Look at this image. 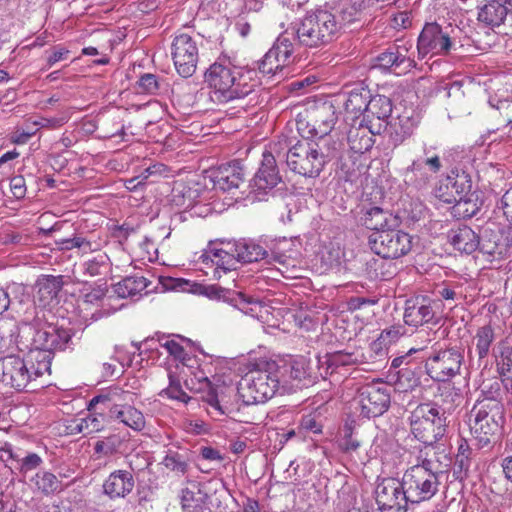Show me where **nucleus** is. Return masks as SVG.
<instances>
[{
	"label": "nucleus",
	"instance_id": "21",
	"mask_svg": "<svg viewBox=\"0 0 512 512\" xmlns=\"http://www.w3.org/2000/svg\"><path fill=\"white\" fill-rule=\"evenodd\" d=\"M421 121V114L414 108H405L389 124L388 138L393 147H398L410 138Z\"/></svg>",
	"mask_w": 512,
	"mask_h": 512
},
{
	"label": "nucleus",
	"instance_id": "42",
	"mask_svg": "<svg viewBox=\"0 0 512 512\" xmlns=\"http://www.w3.org/2000/svg\"><path fill=\"white\" fill-rule=\"evenodd\" d=\"M400 332L397 329L384 330L380 337L370 344L369 350L364 352L367 355L368 361L365 364L375 365L378 361L382 362L386 357V349L383 345L388 339H394L399 336Z\"/></svg>",
	"mask_w": 512,
	"mask_h": 512
},
{
	"label": "nucleus",
	"instance_id": "47",
	"mask_svg": "<svg viewBox=\"0 0 512 512\" xmlns=\"http://www.w3.org/2000/svg\"><path fill=\"white\" fill-rule=\"evenodd\" d=\"M369 107L364 118H369L370 115L375 117L378 122L387 119L392 113V102L384 95L371 96L369 99Z\"/></svg>",
	"mask_w": 512,
	"mask_h": 512
},
{
	"label": "nucleus",
	"instance_id": "6",
	"mask_svg": "<svg viewBox=\"0 0 512 512\" xmlns=\"http://www.w3.org/2000/svg\"><path fill=\"white\" fill-rule=\"evenodd\" d=\"M441 476L442 471L435 470L432 461L428 459L408 468L402 481L410 503L419 504L430 500L439 490Z\"/></svg>",
	"mask_w": 512,
	"mask_h": 512
},
{
	"label": "nucleus",
	"instance_id": "22",
	"mask_svg": "<svg viewBox=\"0 0 512 512\" xmlns=\"http://www.w3.org/2000/svg\"><path fill=\"white\" fill-rule=\"evenodd\" d=\"M403 319L406 325L415 328L436 323L435 302L424 296L408 299L405 303Z\"/></svg>",
	"mask_w": 512,
	"mask_h": 512
},
{
	"label": "nucleus",
	"instance_id": "60",
	"mask_svg": "<svg viewBox=\"0 0 512 512\" xmlns=\"http://www.w3.org/2000/svg\"><path fill=\"white\" fill-rule=\"evenodd\" d=\"M285 67L274 56V52L268 51L263 58L258 62V70L264 75H275L278 71H281Z\"/></svg>",
	"mask_w": 512,
	"mask_h": 512
},
{
	"label": "nucleus",
	"instance_id": "8",
	"mask_svg": "<svg viewBox=\"0 0 512 512\" xmlns=\"http://www.w3.org/2000/svg\"><path fill=\"white\" fill-rule=\"evenodd\" d=\"M409 421L411 433L425 445H434L446 435L445 411L435 403L418 405Z\"/></svg>",
	"mask_w": 512,
	"mask_h": 512
},
{
	"label": "nucleus",
	"instance_id": "55",
	"mask_svg": "<svg viewBox=\"0 0 512 512\" xmlns=\"http://www.w3.org/2000/svg\"><path fill=\"white\" fill-rule=\"evenodd\" d=\"M472 194H467L466 197H462V199H456L452 204V212L455 216L461 218H471L473 217L477 210V204L472 199Z\"/></svg>",
	"mask_w": 512,
	"mask_h": 512
},
{
	"label": "nucleus",
	"instance_id": "24",
	"mask_svg": "<svg viewBox=\"0 0 512 512\" xmlns=\"http://www.w3.org/2000/svg\"><path fill=\"white\" fill-rule=\"evenodd\" d=\"M381 130V122L373 123L368 119H361L358 125H352L347 133V140L351 150L360 154L369 151L374 145L373 136L380 134Z\"/></svg>",
	"mask_w": 512,
	"mask_h": 512
},
{
	"label": "nucleus",
	"instance_id": "52",
	"mask_svg": "<svg viewBox=\"0 0 512 512\" xmlns=\"http://www.w3.org/2000/svg\"><path fill=\"white\" fill-rule=\"evenodd\" d=\"M113 419L120 421L134 431L143 430L146 424L143 413L136 409L134 405L117 412V415Z\"/></svg>",
	"mask_w": 512,
	"mask_h": 512
},
{
	"label": "nucleus",
	"instance_id": "34",
	"mask_svg": "<svg viewBox=\"0 0 512 512\" xmlns=\"http://www.w3.org/2000/svg\"><path fill=\"white\" fill-rule=\"evenodd\" d=\"M233 244V250L236 253L237 262H257L268 256L267 250L253 240L241 239Z\"/></svg>",
	"mask_w": 512,
	"mask_h": 512
},
{
	"label": "nucleus",
	"instance_id": "54",
	"mask_svg": "<svg viewBox=\"0 0 512 512\" xmlns=\"http://www.w3.org/2000/svg\"><path fill=\"white\" fill-rule=\"evenodd\" d=\"M296 325L306 331H313L317 328L319 322V312L316 309L301 308L294 314Z\"/></svg>",
	"mask_w": 512,
	"mask_h": 512
},
{
	"label": "nucleus",
	"instance_id": "44",
	"mask_svg": "<svg viewBox=\"0 0 512 512\" xmlns=\"http://www.w3.org/2000/svg\"><path fill=\"white\" fill-rule=\"evenodd\" d=\"M279 368L281 370V372L279 373L281 383L287 382L285 378L286 374H289L290 379L298 381H302L309 376V364L306 358L303 356L291 359L289 362H286L283 366H279Z\"/></svg>",
	"mask_w": 512,
	"mask_h": 512
},
{
	"label": "nucleus",
	"instance_id": "38",
	"mask_svg": "<svg viewBox=\"0 0 512 512\" xmlns=\"http://www.w3.org/2000/svg\"><path fill=\"white\" fill-rule=\"evenodd\" d=\"M190 453L187 449H169L161 464L177 476H184L189 469Z\"/></svg>",
	"mask_w": 512,
	"mask_h": 512
},
{
	"label": "nucleus",
	"instance_id": "2",
	"mask_svg": "<svg viewBox=\"0 0 512 512\" xmlns=\"http://www.w3.org/2000/svg\"><path fill=\"white\" fill-rule=\"evenodd\" d=\"M298 130L304 141L281 150L289 169L302 176L315 178L320 174L319 145L315 139L317 128L308 122L298 121Z\"/></svg>",
	"mask_w": 512,
	"mask_h": 512
},
{
	"label": "nucleus",
	"instance_id": "45",
	"mask_svg": "<svg viewBox=\"0 0 512 512\" xmlns=\"http://www.w3.org/2000/svg\"><path fill=\"white\" fill-rule=\"evenodd\" d=\"M207 498L208 495L196 486L184 488L180 495L181 507L186 512H201Z\"/></svg>",
	"mask_w": 512,
	"mask_h": 512
},
{
	"label": "nucleus",
	"instance_id": "29",
	"mask_svg": "<svg viewBox=\"0 0 512 512\" xmlns=\"http://www.w3.org/2000/svg\"><path fill=\"white\" fill-rule=\"evenodd\" d=\"M449 242L461 253L472 254L480 246L479 235L468 226L452 229L448 234Z\"/></svg>",
	"mask_w": 512,
	"mask_h": 512
},
{
	"label": "nucleus",
	"instance_id": "26",
	"mask_svg": "<svg viewBox=\"0 0 512 512\" xmlns=\"http://www.w3.org/2000/svg\"><path fill=\"white\" fill-rule=\"evenodd\" d=\"M233 248V243H226L225 247H217L215 243L211 242L200 258L202 263L215 266L214 275L219 271L226 273L236 269L237 258Z\"/></svg>",
	"mask_w": 512,
	"mask_h": 512
},
{
	"label": "nucleus",
	"instance_id": "40",
	"mask_svg": "<svg viewBox=\"0 0 512 512\" xmlns=\"http://www.w3.org/2000/svg\"><path fill=\"white\" fill-rule=\"evenodd\" d=\"M344 255L342 239L340 237L326 243L322 247V268L325 267V270L339 268L344 259Z\"/></svg>",
	"mask_w": 512,
	"mask_h": 512
},
{
	"label": "nucleus",
	"instance_id": "59",
	"mask_svg": "<svg viewBox=\"0 0 512 512\" xmlns=\"http://www.w3.org/2000/svg\"><path fill=\"white\" fill-rule=\"evenodd\" d=\"M161 396H166L169 399L177 400L187 404L192 398L182 389L181 384L177 378L169 374V386L163 389L160 393Z\"/></svg>",
	"mask_w": 512,
	"mask_h": 512
},
{
	"label": "nucleus",
	"instance_id": "48",
	"mask_svg": "<svg viewBox=\"0 0 512 512\" xmlns=\"http://www.w3.org/2000/svg\"><path fill=\"white\" fill-rule=\"evenodd\" d=\"M199 196L197 189L183 181H177L172 188V201L178 206L190 207Z\"/></svg>",
	"mask_w": 512,
	"mask_h": 512
},
{
	"label": "nucleus",
	"instance_id": "11",
	"mask_svg": "<svg viewBox=\"0 0 512 512\" xmlns=\"http://www.w3.org/2000/svg\"><path fill=\"white\" fill-rule=\"evenodd\" d=\"M370 249L383 258H400L412 248V237L401 230L391 229L371 232L368 236Z\"/></svg>",
	"mask_w": 512,
	"mask_h": 512
},
{
	"label": "nucleus",
	"instance_id": "1",
	"mask_svg": "<svg viewBox=\"0 0 512 512\" xmlns=\"http://www.w3.org/2000/svg\"><path fill=\"white\" fill-rule=\"evenodd\" d=\"M205 82L210 88L209 96L216 104H227L249 97L248 104L259 102L257 92L260 81L255 69H243L230 62H215L204 74Z\"/></svg>",
	"mask_w": 512,
	"mask_h": 512
},
{
	"label": "nucleus",
	"instance_id": "12",
	"mask_svg": "<svg viewBox=\"0 0 512 512\" xmlns=\"http://www.w3.org/2000/svg\"><path fill=\"white\" fill-rule=\"evenodd\" d=\"M375 499L381 512H406L408 500L402 479L384 478L375 489Z\"/></svg>",
	"mask_w": 512,
	"mask_h": 512
},
{
	"label": "nucleus",
	"instance_id": "27",
	"mask_svg": "<svg viewBox=\"0 0 512 512\" xmlns=\"http://www.w3.org/2000/svg\"><path fill=\"white\" fill-rule=\"evenodd\" d=\"M135 486L133 474L127 470H115L103 483V492L111 500L125 498Z\"/></svg>",
	"mask_w": 512,
	"mask_h": 512
},
{
	"label": "nucleus",
	"instance_id": "36",
	"mask_svg": "<svg viewBox=\"0 0 512 512\" xmlns=\"http://www.w3.org/2000/svg\"><path fill=\"white\" fill-rule=\"evenodd\" d=\"M155 342H158L160 346L165 348L168 354L173 356L175 359L180 361L186 360L187 353L183 346L174 339H170V337L165 334L156 333L155 336L146 338L141 343H133V346L140 351L142 345H145L147 348H153V344Z\"/></svg>",
	"mask_w": 512,
	"mask_h": 512
},
{
	"label": "nucleus",
	"instance_id": "53",
	"mask_svg": "<svg viewBox=\"0 0 512 512\" xmlns=\"http://www.w3.org/2000/svg\"><path fill=\"white\" fill-rule=\"evenodd\" d=\"M368 7L366 0H347L341 5L337 13L342 22L352 23L358 20L361 12Z\"/></svg>",
	"mask_w": 512,
	"mask_h": 512
},
{
	"label": "nucleus",
	"instance_id": "57",
	"mask_svg": "<svg viewBox=\"0 0 512 512\" xmlns=\"http://www.w3.org/2000/svg\"><path fill=\"white\" fill-rule=\"evenodd\" d=\"M339 30L340 24L336 20V14L322 10V43L331 41Z\"/></svg>",
	"mask_w": 512,
	"mask_h": 512
},
{
	"label": "nucleus",
	"instance_id": "51",
	"mask_svg": "<svg viewBox=\"0 0 512 512\" xmlns=\"http://www.w3.org/2000/svg\"><path fill=\"white\" fill-rule=\"evenodd\" d=\"M33 480L38 490L45 495L54 494L62 489L61 480L49 471L37 472Z\"/></svg>",
	"mask_w": 512,
	"mask_h": 512
},
{
	"label": "nucleus",
	"instance_id": "9",
	"mask_svg": "<svg viewBox=\"0 0 512 512\" xmlns=\"http://www.w3.org/2000/svg\"><path fill=\"white\" fill-rule=\"evenodd\" d=\"M285 148H287L286 138L270 143L262 153L260 167L249 184L255 198L261 200L262 196L273 190L281 181L277 161L284 159V153L281 150Z\"/></svg>",
	"mask_w": 512,
	"mask_h": 512
},
{
	"label": "nucleus",
	"instance_id": "23",
	"mask_svg": "<svg viewBox=\"0 0 512 512\" xmlns=\"http://www.w3.org/2000/svg\"><path fill=\"white\" fill-rule=\"evenodd\" d=\"M290 35L301 45L313 48L320 43L319 10H310L299 23H292L289 27Z\"/></svg>",
	"mask_w": 512,
	"mask_h": 512
},
{
	"label": "nucleus",
	"instance_id": "25",
	"mask_svg": "<svg viewBox=\"0 0 512 512\" xmlns=\"http://www.w3.org/2000/svg\"><path fill=\"white\" fill-rule=\"evenodd\" d=\"M441 168L440 157H417L405 169V180L412 182L417 188H422L430 181L431 174L438 173Z\"/></svg>",
	"mask_w": 512,
	"mask_h": 512
},
{
	"label": "nucleus",
	"instance_id": "31",
	"mask_svg": "<svg viewBox=\"0 0 512 512\" xmlns=\"http://www.w3.org/2000/svg\"><path fill=\"white\" fill-rule=\"evenodd\" d=\"M368 361L367 355L362 350L336 351L326 355V373L333 376L336 368L348 365H361Z\"/></svg>",
	"mask_w": 512,
	"mask_h": 512
},
{
	"label": "nucleus",
	"instance_id": "18",
	"mask_svg": "<svg viewBox=\"0 0 512 512\" xmlns=\"http://www.w3.org/2000/svg\"><path fill=\"white\" fill-rule=\"evenodd\" d=\"M27 359L17 355H7L0 359V381L22 391L32 382Z\"/></svg>",
	"mask_w": 512,
	"mask_h": 512
},
{
	"label": "nucleus",
	"instance_id": "10",
	"mask_svg": "<svg viewBox=\"0 0 512 512\" xmlns=\"http://www.w3.org/2000/svg\"><path fill=\"white\" fill-rule=\"evenodd\" d=\"M464 352L457 347L434 350L425 360V372L435 382H448L461 372Z\"/></svg>",
	"mask_w": 512,
	"mask_h": 512
},
{
	"label": "nucleus",
	"instance_id": "62",
	"mask_svg": "<svg viewBox=\"0 0 512 512\" xmlns=\"http://www.w3.org/2000/svg\"><path fill=\"white\" fill-rule=\"evenodd\" d=\"M131 473H139L146 470L151 464V458L146 452H134L126 457Z\"/></svg>",
	"mask_w": 512,
	"mask_h": 512
},
{
	"label": "nucleus",
	"instance_id": "32",
	"mask_svg": "<svg viewBox=\"0 0 512 512\" xmlns=\"http://www.w3.org/2000/svg\"><path fill=\"white\" fill-rule=\"evenodd\" d=\"M64 285L63 276L43 275L35 284L36 297L42 305L54 300Z\"/></svg>",
	"mask_w": 512,
	"mask_h": 512
},
{
	"label": "nucleus",
	"instance_id": "64",
	"mask_svg": "<svg viewBox=\"0 0 512 512\" xmlns=\"http://www.w3.org/2000/svg\"><path fill=\"white\" fill-rule=\"evenodd\" d=\"M300 427L304 432L320 433V411L315 408L313 411L302 416Z\"/></svg>",
	"mask_w": 512,
	"mask_h": 512
},
{
	"label": "nucleus",
	"instance_id": "14",
	"mask_svg": "<svg viewBox=\"0 0 512 512\" xmlns=\"http://www.w3.org/2000/svg\"><path fill=\"white\" fill-rule=\"evenodd\" d=\"M496 339L495 330L491 325L479 327L467 346V357L471 368L487 369L489 366V355L493 349Z\"/></svg>",
	"mask_w": 512,
	"mask_h": 512
},
{
	"label": "nucleus",
	"instance_id": "3",
	"mask_svg": "<svg viewBox=\"0 0 512 512\" xmlns=\"http://www.w3.org/2000/svg\"><path fill=\"white\" fill-rule=\"evenodd\" d=\"M279 365L266 362L263 368L254 369L243 376L238 383L237 392L245 405L265 403L271 399L281 385Z\"/></svg>",
	"mask_w": 512,
	"mask_h": 512
},
{
	"label": "nucleus",
	"instance_id": "41",
	"mask_svg": "<svg viewBox=\"0 0 512 512\" xmlns=\"http://www.w3.org/2000/svg\"><path fill=\"white\" fill-rule=\"evenodd\" d=\"M202 293L210 299H224L239 309L250 303L249 298L243 293L230 291L217 285L204 286Z\"/></svg>",
	"mask_w": 512,
	"mask_h": 512
},
{
	"label": "nucleus",
	"instance_id": "49",
	"mask_svg": "<svg viewBox=\"0 0 512 512\" xmlns=\"http://www.w3.org/2000/svg\"><path fill=\"white\" fill-rule=\"evenodd\" d=\"M291 39L289 28H287L277 38L272 48L269 49L270 52H274V56L285 66L289 63V59L293 54V43Z\"/></svg>",
	"mask_w": 512,
	"mask_h": 512
},
{
	"label": "nucleus",
	"instance_id": "28",
	"mask_svg": "<svg viewBox=\"0 0 512 512\" xmlns=\"http://www.w3.org/2000/svg\"><path fill=\"white\" fill-rule=\"evenodd\" d=\"M213 187L222 191L237 189L244 183V171L239 163L222 165L211 172Z\"/></svg>",
	"mask_w": 512,
	"mask_h": 512
},
{
	"label": "nucleus",
	"instance_id": "58",
	"mask_svg": "<svg viewBox=\"0 0 512 512\" xmlns=\"http://www.w3.org/2000/svg\"><path fill=\"white\" fill-rule=\"evenodd\" d=\"M84 272L89 276H98L103 274L104 270L110 266V259L107 254L99 253L92 259L84 263Z\"/></svg>",
	"mask_w": 512,
	"mask_h": 512
},
{
	"label": "nucleus",
	"instance_id": "5",
	"mask_svg": "<svg viewBox=\"0 0 512 512\" xmlns=\"http://www.w3.org/2000/svg\"><path fill=\"white\" fill-rule=\"evenodd\" d=\"M20 333L25 335H31V345L35 348L50 351L52 354L54 351L65 350L71 342L73 332L70 328H64L62 326L49 324L41 329H34L31 325L23 323L21 327L13 325L10 329V334L7 337V343L3 344V347L9 348L11 345L24 344L18 340V337H23ZM2 348V346H0Z\"/></svg>",
	"mask_w": 512,
	"mask_h": 512
},
{
	"label": "nucleus",
	"instance_id": "50",
	"mask_svg": "<svg viewBox=\"0 0 512 512\" xmlns=\"http://www.w3.org/2000/svg\"><path fill=\"white\" fill-rule=\"evenodd\" d=\"M123 438L120 434L112 433L108 436L104 437L101 440H98L94 444V453L98 457H109L113 454L117 453L121 446L123 445Z\"/></svg>",
	"mask_w": 512,
	"mask_h": 512
},
{
	"label": "nucleus",
	"instance_id": "63",
	"mask_svg": "<svg viewBox=\"0 0 512 512\" xmlns=\"http://www.w3.org/2000/svg\"><path fill=\"white\" fill-rule=\"evenodd\" d=\"M396 384L399 389L407 391L418 384V378L410 367H402L396 372Z\"/></svg>",
	"mask_w": 512,
	"mask_h": 512
},
{
	"label": "nucleus",
	"instance_id": "7",
	"mask_svg": "<svg viewBox=\"0 0 512 512\" xmlns=\"http://www.w3.org/2000/svg\"><path fill=\"white\" fill-rule=\"evenodd\" d=\"M504 422V411L499 407L474 404L469 415L474 445L478 449L491 448L500 438Z\"/></svg>",
	"mask_w": 512,
	"mask_h": 512
},
{
	"label": "nucleus",
	"instance_id": "35",
	"mask_svg": "<svg viewBox=\"0 0 512 512\" xmlns=\"http://www.w3.org/2000/svg\"><path fill=\"white\" fill-rule=\"evenodd\" d=\"M104 429V417L91 413L86 417L76 418L70 421L66 426L67 433L70 435L84 434L90 435L100 432Z\"/></svg>",
	"mask_w": 512,
	"mask_h": 512
},
{
	"label": "nucleus",
	"instance_id": "20",
	"mask_svg": "<svg viewBox=\"0 0 512 512\" xmlns=\"http://www.w3.org/2000/svg\"><path fill=\"white\" fill-rule=\"evenodd\" d=\"M409 48L406 45L391 46L375 58V66L390 71L396 75L410 72L416 62L408 55Z\"/></svg>",
	"mask_w": 512,
	"mask_h": 512
},
{
	"label": "nucleus",
	"instance_id": "37",
	"mask_svg": "<svg viewBox=\"0 0 512 512\" xmlns=\"http://www.w3.org/2000/svg\"><path fill=\"white\" fill-rule=\"evenodd\" d=\"M150 281L144 276H127L113 286L114 293L119 298H133L141 295Z\"/></svg>",
	"mask_w": 512,
	"mask_h": 512
},
{
	"label": "nucleus",
	"instance_id": "16",
	"mask_svg": "<svg viewBox=\"0 0 512 512\" xmlns=\"http://www.w3.org/2000/svg\"><path fill=\"white\" fill-rule=\"evenodd\" d=\"M358 405L363 417L382 415L390 405V394L383 383L368 384L359 390Z\"/></svg>",
	"mask_w": 512,
	"mask_h": 512
},
{
	"label": "nucleus",
	"instance_id": "56",
	"mask_svg": "<svg viewBox=\"0 0 512 512\" xmlns=\"http://www.w3.org/2000/svg\"><path fill=\"white\" fill-rule=\"evenodd\" d=\"M55 243L60 250H71L78 248L83 253H88L94 250L91 241L87 240L81 235L76 234L71 238H61L56 240Z\"/></svg>",
	"mask_w": 512,
	"mask_h": 512
},
{
	"label": "nucleus",
	"instance_id": "61",
	"mask_svg": "<svg viewBox=\"0 0 512 512\" xmlns=\"http://www.w3.org/2000/svg\"><path fill=\"white\" fill-rule=\"evenodd\" d=\"M341 435L342 436L339 440V447L344 452H354L360 447V442L353 437V426L351 423H346L343 426Z\"/></svg>",
	"mask_w": 512,
	"mask_h": 512
},
{
	"label": "nucleus",
	"instance_id": "39",
	"mask_svg": "<svg viewBox=\"0 0 512 512\" xmlns=\"http://www.w3.org/2000/svg\"><path fill=\"white\" fill-rule=\"evenodd\" d=\"M508 17L505 1H490L485 4L478 12V20L489 25L499 26Z\"/></svg>",
	"mask_w": 512,
	"mask_h": 512
},
{
	"label": "nucleus",
	"instance_id": "33",
	"mask_svg": "<svg viewBox=\"0 0 512 512\" xmlns=\"http://www.w3.org/2000/svg\"><path fill=\"white\" fill-rule=\"evenodd\" d=\"M362 224L372 232H380L389 229L396 219L393 215L380 207L366 209L362 218Z\"/></svg>",
	"mask_w": 512,
	"mask_h": 512
},
{
	"label": "nucleus",
	"instance_id": "19",
	"mask_svg": "<svg viewBox=\"0 0 512 512\" xmlns=\"http://www.w3.org/2000/svg\"><path fill=\"white\" fill-rule=\"evenodd\" d=\"M469 175L464 171L452 170L435 189V196L442 202L452 204L471 192Z\"/></svg>",
	"mask_w": 512,
	"mask_h": 512
},
{
	"label": "nucleus",
	"instance_id": "43",
	"mask_svg": "<svg viewBox=\"0 0 512 512\" xmlns=\"http://www.w3.org/2000/svg\"><path fill=\"white\" fill-rule=\"evenodd\" d=\"M394 258H373L367 263V271L371 279L389 280L397 272Z\"/></svg>",
	"mask_w": 512,
	"mask_h": 512
},
{
	"label": "nucleus",
	"instance_id": "17",
	"mask_svg": "<svg viewBox=\"0 0 512 512\" xmlns=\"http://www.w3.org/2000/svg\"><path fill=\"white\" fill-rule=\"evenodd\" d=\"M137 400V394L124 390L119 386H111L101 393L94 396L88 404V410H96L97 405L103 406V411L108 410V414L111 418L117 415V412L125 410L128 407L135 404Z\"/></svg>",
	"mask_w": 512,
	"mask_h": 512
},
{
	"label": "nucleus",
	"instance_id": "13",
	"mask_svg": "<svg viewBox=\"0 0 512 512\" xmlns=\"http://www.w3.org/2000/svg\"><path fill=\"white\" fill-rule=\"evenodd\" d=\"M452 45L449 34L439 24L426 23L417 39L418 56H444L450 52Z\"/></svg>",
	"mask_w": 512,
	"mask_h": 512
},
{
	"label": "nucleus",
	"instance_id": "15",
	"mask_svg": "<svg viewBox=\"0 0 512 512\" xmlns=\"http://www.w3.org/2000/svg\"><path fill=\"white\" fill-rule=\"evenodd\" d=\"M172 58L178 74L184 78L191 77L197 67L198 47L188 34L177 35L172 42Z\"/></svg>",
	"mask_w": 512,
	"mask_h": 512
},
{
	"label": "nucleus",
	"instance_id": "4",
	"mask_svg": "<svg viewBox=\"0 0 512 512\" xmlns=\"http://www.w3.org/2000/svg\"><path fill=\"white\" fill-rule=\"evenodd\" d=\"M325 98H322V115L329 114L322 121V138L328 135L334 128L338 119V114L345 111L347 114L357 115L367 112L369 107L370 91L364 87L357 86L350 90H344L333 95L322 92Z\"/></svg>",
	"mask_w": 512,
	"mask_h": 512
},
{
	"label": "nucleus",
	"instance_id": "46",
	"mask_svg": "<svg viewBox=\"0 0 512 512\" xmlns=\"http://www.w3.org/2000/svg\"><path fill=\"white\" fill-rule=\"evenodd\" d=\"M478 250L482 254L483 259L488 262L501 260L507 253V247L501 242L499 237H495V239L480 238Z\"/></svg>",
	"mask_w": 512,
	"mask_h": 512
},
{
	"label": "nucleus",
	"instance_id": "30",
	"mask_svg": "<svg viewBox=\"0 0 512 512\" xmlns=\"http://www.w3.org/2000/svg\"><path fill=\"white\" fill-rule=\"evenodd\" d=\"M25 348H29L27 356V362L29 366V372L32 374V381L44 376L45 374L50 375L51 373V361L53 354L50 351L35 348L30 344L24 345Z\"/></svg>",
	"mask_w": 512,
	"mask_h": 512
}]
</instances>
